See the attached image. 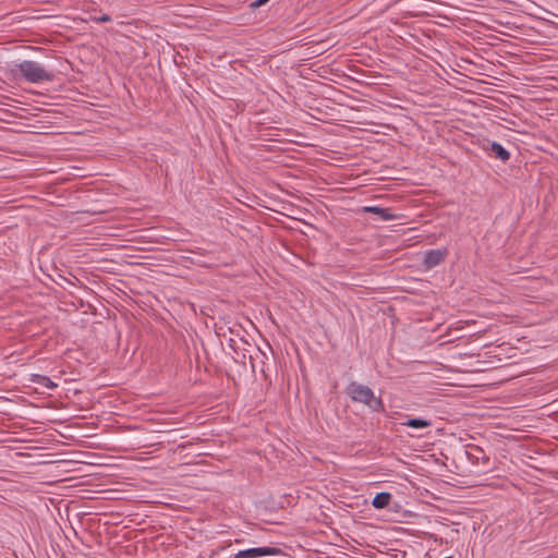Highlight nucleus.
Segmentation results:
<instances>
[{"mask_svg":"<svg viewBox=\"0 0 558 558\" xmlns=\"http://www.w3.org/2000/svg\"><path fill=\"white\" fill-rule=\"evenodd\" d=\"M347 395L353 402L366 405L373 412H384L385 405L380 397H376L374 391L366 385L351 381L345 389Z\"/></svg>","mask_w":558,"mask_h":558,"instance_id":"obj_1","label":"nucleus"},{"mask_svg":"<svg viewBox=\"0 0 558 558\" xmlns=\"http://www.w3.org/2000/svg\"><path fill=\"white\" fill-rule=\"evenodd\" d=\"M21 76L29 83H40L44 81H52L53 74L47 71L41 64L35 61L25 60L15 65Z\"/></svg>","mask_w":558,"mask_h":558,"instance_id":"obj_2","label":"nucleus"},{"mask_svg":"<svg viewBox=\"0 0 558 558\" xmlns=\"http://www.w3.org/2000/svg\"><path fill=\"white\" fill-rule=\"evenodd\" d=\"M281 554V549L277 547H255L240 550L233 558H258L263 556H271Z\"/></svg>","mask_w":558,"mask_h":558,"instance_id":"obj_3","label":"nucleus"},{"mask_svg":"<svg viewBox=\"0 0 558 558\" xmlns=\"http://www.w3.org/2000/svg\"><path fill=\"white\" fill-rule=\"evenodd\" d=\"M447 250H430L425 253L423 265L426 269H432L439 265L446 257Z\"/></svg>","mask_w":558,"mask_h":558,"instance_id":"obj_4","label":"nucleus"},{"mask_svg":"<svg viewBox=\"0 0 558 558\" xmlns=\"http://www.w3.org/2000/svg\"><path fill=\"white\" fill-rule=\"evenodd\" d=\"M485 150L492 151L495 158L506 162L510 159V153L497 142H488L487 146H484Z\"/></svg>","mask_w":558,"mask_h":558,"instance_id":"obj_5","label":"nucleus"},{"mask_svg":"<svg viewBox=\"0 0 558 558\" xmlns=\"http://www.w3.org/2000/svg\"><path fill=\"white\" fill-rule=\"evenodd\" d=\"M363 211L372 213L380 217L381 220L388 221L396 218L393 214L388 208H381L378 206H365L363 207Z\"/></svg>","mask_w":558,"mask_h":558,"instance_id":"obj_6","label":"nucleus"},{"mask_svg":"<svg viewBox=\"0 0 558 558\" xmlns=\"http://www.w3.org/2000/svg\"><path fill=\"white\" fill-rule=\"evenodd\" d=\"M391 500V495L389 493H378L373 498L372 505L376 509L386 508Z\"/></svg>","mask_w":558,"mask_h":558,"instance_id":"obj_7","label":"nucleus"},{"mask_svg":"<svg viewBox=\"0 0 558 558\" xmlns=\"http://www.w3.org/2000/svg\"><path fill=\"white\" fill-rule=\"evenodd\" d=\"M32 383L43 386L47 389H54L58 387L56 383H53L48 376L34 374L32 375Z\"/></svg>","mask_w":558,"mask_h":558,"instance_id":"obj_8","label":"nucleus"},{"mask_svg":"<svg viewBox=\"0 0 558 558\" xmlns=\"http://www.w3.org/2000/svg\"><path fill=\"white\" fill-rule=\"evenodd\" d=\"M402 425L412 427V428H426L432 426V422L428 420L415 417V418H409Z\"/></svg>","mask_w":558,"mask_h":558,"instance_id":"obj_9","label":"nucleus"},{"mask_svg":"<svg viewBox=\"0 0 558 558\" xmlns=\"http://www.w3.org/2000/svg\"><path fill=\"white\" fill-rule=\"evenodd\" d=\"M269 0H256L253 5L254 7H260L263 4H265L266 2H268Z\"/></svg>","mask_w":558,"mask_h":558,"instance_id":"obj_10","label":"nucleus"},{"mask_svg":"<svg viewBox=\"0 0 558 558\" xmlns=\"http://www.w3.org/2000/svg\"><path fill=\"white\" fill-rule=\"evenodd\" d=\"M324 49H315V50H312L308 54L310 56H318L320 53H323Z\"/></svg>","mask_w":558,"mask_h":558,"instance_id":"obj_11","label":"nucleus"},{"mask_svg":"<svg viewBox=\"0 0 558 558\" xmlns=\"http://www.w3.org/2000/svg\"><path fill=\"white\" fill-rule=\"evenodd\" d=\"M476 451L481 452L483 456H482V459L485 461V462H488L489 458L486 457L483 452V450L481 448H476Z\"/></svg>","mask_w":558,"mask_h":558,"instance_id":"obj_12","label":"nucleus"}]
</instances>
